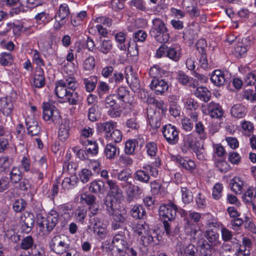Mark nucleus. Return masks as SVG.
<instances>
[{
    "label": "nucleus",
    "instance_id": "f257e3e1",
    "mask_svg": "<svg viewBox=\"0 0 256 256\" xmlns=\"http://www.w3.org/2000/svg\"><path fill=\"white\" fill-rule=\"evenodd\" d=\"M43 110V118L46 121L52 120L56 124H60L58 132V140L52 146V152L60 154L64 145V126L62 124V120L58 110L52 104L48 102H44L42 104Z\"/></svg>",
    "mask_w": 256,
    "mask_h": 256
},
{
    "label": "nucleus",
    "instance_id": "f03ea898",
    "mask_svg": "<svg viewBox=\"0 0 256 256\" xmlns=\"http://www.w3.org/2000/svg\"><path fill=\"white\" fill-rule=\"evenodd\" d=\"M58 221V215L54 216L50 214L46 218H44L41 214L36 216V223L38 226L40 230L42 232H49L55 227Z\"/></svg>",
    "mask_w": 256,
    "mask_h": 256
},
{
    "label": "nucleus",
    "instance_id": "7ed1b4c3",
    "mask_svg": "<svg viewBox=\"0 0 256 256\" xmlns=\"http://www.w3.org/2000/svg\"><path fill=\"white\" fill-rule=\"evenodd\" d=\"M112 244L120 256H125L128 252V248L130 246L128 238L123 232L116 234L113 238Z\"/></svg>",
    "mask_w": 256,
    "mask_h": 256
},
{
    "label": "nucleus",
    "instance_id": "20e7f679",
    "mask_svg": "<svg viewBox=\"0 0 256 256\" xmlns=\"http://www.w3.org/2000/svg\"><path fill=\"white\" fill-rule=\"evenodd\" d=\"M177 210V206L172 202H169L160 206L159 215L162 220H166L168 222L175 220Z\"/></svg>",
    "mask_w": 256,
    "mask_h": 256
},
{
    "label": "nucleus",
    "instance_id": "39448f33",
    "mask_svg": "<svg viewBox=\"0 0 256 256\" xmlns=\"http://www.w3.org/2000/svg\"><path fill=\"white\" fill-rule=\"evenodd\" d=\"M162 134L166 141L170 144L178 143L179 137V131L178 128L172 124H168L162 127Z\"/></svg>",
    "mask_w": 256,
    "mask_h": 256
},
{
    "label": "nucleus",
    "instance_id": "423d86ee",
    "mask_svg": "<svg viewBox=\"0 0 256 256\" xmlns=\"http://www.w3.org/2000/svg\"><path fill=\"white\" fill-rule=\"evenodd\" d=\"M34 216L32 213L28 212L22 213L20 221L22 224V232L26 234L29 233L34 226Z\"/></svg>",
    "mask_w": 256,
    "mask_h": 256
},
{
    "label": "nucleus",
    "instance_id": "0eeeda50",
    "mask_svg": "<svg viewBox=\"0 0 256 256\" xmlns=\"http://www.w3.org/2000/svg\"><path fill=\"white\" fill-rule=\"evenodd\" d=\"M161 239L157 232L154 230H147L141 237L142 242L144 246H157Z\"/></svg>",
    "mask_w": 256,
    "mask_h": 256
},
{
    "label": "nucleus",
    "instance_id": "6e6552de",
    "mask_svg": "<svg viewBox=\"0 0 256 256\" xmlns=\"http://www.w3.org/2000/svg\"><path fill=\"white\" fill-rule=\"evenodd\" d=\"M198 141L194 134H186L183 136L180 144V148L184 153H187L189 150H192L197 146Z\"/></svg>",
    "mask_w": 256,
    "mask_h": 256
},
{
    "label": "nucleus",
    "instance_id": "1a4fd4ad",
    "mask_svg": "<svg viewBox=\"0 0 256 256\" xmlns=\"http://www.w3.org/2000/svg\"><path fill=\"white\" fill-rule=\"evenodd\" d=\"M122 186L126 188V200L129 203L134 201V199H137L142 193V190L139 186L134 185L132 182L126 183Z\"/></svg>",
    "mask_w": 256,
    "mask_h": 256
},
{
    "label": "nucleus",
    "instance_id": "9d476101",
    "mask_svg": "<svg viewBox=\"0 0 256 256\" xmlns=\"http://www.w3.org/2000/svg\"><path fill=\"white\" fill-rule=\"evenodd\" d=\"M110 216H112L113 220L112 224V230H116L121 228L126 224L127 214L125 212H122L118 210L115 211V212Z\"/></svg>",
    "mask_w": 256,
    "mask_h": 256
},
{
    "label": "nucleus",
    "instance_id": "9b49d317",
    "mask_svg": "<svg viewBox=\"0 0 256 256\" xmlns=\"http://www.w3.org/2000/svg\"><path fill=\"white\" fill-rule=\"evenodd\" d=\"M14 109V102L10 97L0 98V112L6 116L12 118Z\"/></svg>",
    "mask_w": 256,
    "mask_h": 256
},
{
    "label": "nucleus",
    "instance_id": "f8f14e48",
    "mask_svg": "<svg viewBox=\"0 0 256 256\" xmlns=\"http://www.w3.org/2000/svg\"><path fill=\"white\" fill-rule=\"evenodd\" d=\"M163 224L164 231L168 236L174 237L179 234L180 228L177 221L170 220V222H168L164 220Z\"/></svg>",
    "mask_w": 256,
    "mask_h": 256
},
{
    "label": "nucleus",
    "instance_id": "ddd939ff",
    "mask_svg": "<svg viewBox=\"0 0 256 256\" xmlns=\"http://www.w3.org/2000/svg\"><path fill=\"white\" fill-rule=\"evenodd\" d=\"M150 88L157 95L162 94L168 90V86L163 79H153L150 84Z\"/></svg>",
    "mask_w": 256,
    "mask_h": 256
},
{
    "label": "nucleus",
    "instance_id": "4468645a",
    "mask_svg": "<svg viewBox=\"0 0 256 256\" xmlns=\"http://www.w3.org/2000/svg\"><path fill=\"white\" fill-rule=\"evenodd\" d=\"M147 116L150 125L154 130H157L161 124V114L159 112L150 108L147 111Z\"/></svg>",
    "mask_w": 256,
    "mask_h": 256
},
{
    "label": "nucleus",
    "instance_id": "2eb2a0df",
    "mask_svg": "<svg viewBox=\"0 0 256 256\" xmlns=\"http://www.w3.org/2000/svg\"><path fill=\"white\" fill-rule=\"evenodd\" d=\"M66 10H68V13L65 18H66L68 20L70 18V23L74 26L80 25L88 16L87 12L85 10L80 12L76 16H73V14H72L70 13L68 6H65V11Z\"/></svg>",
    "mask_w": 256,
    "mask_h": 256
},
{
    "label": "nucleus",
    "instance_id": "dca6fc26",
    "mask_svg": "<svg viewBox=\"0 0 256 256\" xmlns=\"http://www.w3.org/2000/svg\"><path fill=\"white\" fill-rule=\"evenodd\" d=\"M207 114L212 118H218L224 114L222 106L214 102H210L206 106Z\"/></svg>",
    "mask_w": 256,
    "mask_h": 256
},
{
    "label": "nucleus",
    "instance_id": "f3484780",
    "mask_svg": "<svg viewBox=\"0 0 256 256\" xmlns=\"http://www.w3.org/2000/svg\"><path fill=\"white\" fill-rule=\"evenodd\" d=\"M67 170L71 175L70 177H65V186L68 189H72L76 186L78 178L74 174L75 167L72 164H68Z\"/></svg>",
    "mask_w": 256,
    "mask_h": 256
},
{
    "label": "nucleus",
    "instance_id": "a211bd4d",
    "mask_svg": "<svg viewBox=\"0 0 256 256\" xmlns=\"http://www.w3.org/2000/svg\"><path fill=\"white\" fill-rule=\"evenodd\" d=\"M50 247L56 254H62L64 252V240L60 236H56L50 242Z\"/></svg>",
    "mask_w": 256,
    "mask_h": 256
},
{
    "label": "nucleus",
    "instance_id": "6ab92c4d",
    "mask_svg": "<svg viewBox=\"0 0 256 256\" xmlns=\"http://www.w3.org/2000/svg\"><path fill=\"white\" fill-rule=\"evenodd\" d=\"M130 70V74H126L125 78L132 90L135 92L140 88V82L136 74L132 71V68Z\"/></svg>",
    "mask_w": 256,
    "mask_h": 256
},
{
    "label": "nucleus",
    "instance_id": "aec40b11",
    "mask_svg": "<svg viewBox=\"0 0 256 256\" xmlns=\"http://www.w3.org/2000/svg\"><path fill=\"white\" fill-rule=\"evenodd\" d=\"M210 80L217 86H223L226 81L225 74L224 72L220 70H215L211 75Z\"/></svg>",
    "mask_w": 256,
    "mask_h": 256
},
{
    "label": "nucleus",
    "instance_id": "412c9836",
    "mask_svg": "<svg viewBox=\"0 0 256 256\" xmlns=\"http://www.w3.org/2000/svg\"><path fill=\"white\" fill-rule=\"evenodd\" d=\"M204 236L210 245L213 246H218L220 245L219 234L212 230H206Z\"/></svg>",
    "mask_w": 256,
    "mask_h": 256
},
{
    "label": "nucleus",
    "instance_id": "4be33fe9",
    "mask_svg": "<svg viewBox=\"0 0 256 256\" xmlns=\"http://www.w3.org/2000/svg\"><path fill=\"white\" fill-rule=\"evenodd\" d=\"M32 86L37 88H41L45 84V78L44 72L42 68L36 70L33 78V82L32 84Z\"/></svg>",
    "mask_w": 256,
    "mask_h": 256
},
{
    "label": "nucleus",
    "instance_id": "5701e85b",
    "mask_svg": "<svg viewBox=\"0 0 256 256\" xmlns=\"http://www.w3.org/2000/svg\"><path fill=\"white\" fill-rule=\"evenodd\" d=\"M247 113L246 108L242 104H236L234 105L230 110V114L232 116L237 118H242Z\"/></svg>",
    "mask_w": 256,
    "mask_h": 256
},
{
    "label": "nucleus",
    "instance_id": "b1692460",
    "mask_svg": "<svg viewBox=\"0 0 256 256\" xmlns=\"http://www.w3.org/2000/svg\"><path fill=\"white\" fill-rule=\"evenodd\" d=\"M181 49L178 46H172L168 47L166 57L172 60L177 62L181 58Z\"/></svg>",
    "mask_w": 256,
    "mask_h": 256
},
{
    "label": "nucleus",
    "instance_id": "393cba45",
    "mask_svg": "<svg viewBox=\"0 0 256 256\" xmlns=\"http://www.w3.org/2000/svg\"><path fill=\"white\" fill-rule=\"evenodd\" d=\"M196 96L205 102H208L211 97V92L204 86L198 87L194 92Z\"/></svg>",
    "mask_w": 256,
    "mask_h": 256
},
{
    "label": "nucleus",
    "instance_id": "a878e982",
    "mask_svg": "<svg viewBox=\"0 0 256 256\" xmlns=\"http://www.w3.org/2000/svg\"><path fill=\"white\" fill-rule=\"evenodd\" d=\"M54 18L56 22L54 24V28L55 30H60L64 25V6L60 4L58 11L55 15Z\"/></svg>",
    "mask_w": 256,
    "mask_h": 256
},
{
    "label": "nucleus",
    "instance_id": "bb28decb",
    "mask_svg": "<svg viewBox=\"0 0 256 256\" xmlns=\"http://www.w3.org/2000/svg\"><path fill=\"white\" fill-rule=\"evenodd\" d=\"M131 216L136 219H144L146 217L144 208L141 204H136L130 210Z\"/></svg>",
    "mask_w": 256,
    "mask_h": 256
},
{
    "label": "nucleus",
    "instance_id": "cd10ccee",
    "mask_svg": "<svg viewBox=\"0 0 256 256\" xmlns=\"http://www.w3.org/2000/svg\"><path fill=\"white\" fill-rule=\"evenodd\" d=\"M152 26L150 34L158 32L168 30L164 22L160 18H155L152 21Z\"/></svg>",
    "mask_w": 256,
    "mask_h": 256
},
{
    "label": "nucleus",
    "instance_id": "c85d7f7f",
    "mask_svg": "<svg viewBox=\"0 0 256 256\" xmlns=\"http://www.w3.org/2000/svg\"><path fill=\"white\" fill-rule=\"evenodd\" d=\"M126 35V34L122 32H118L114 35L115 40L118 43V46L122 50L126 51L130 46L129 43L128 45L125 44Z\"/></svg>",
    "mask_w": 256,
    "mask_h": 256
},
{
    "label": "nucleus",
    "instance_id": "c756f323",
    "mask_svg": "<svg viewBox=\"0 0 256 256\" xmlns=\"http://www.w3.org/2000/svg\"><path fill=\"white\" fill-rule=\"evenodd\" d=\"M104 204L106 206V210L109 215L115 212L116 210H118L116 208V202L114 197L112 196H106L104 200Z\"/></svg>",
    "mask_w": 256,
    "mask_h": 256
},
{
    "label": "nucleus",
    "instance_id": "7c9ffc66",
    "mask_svg": "<svg viewBox=\"0 0 256 256\" xmlns=\"http://www.w3.org/2000/svg\"><path fill=\"white\" fill-rule=\"evenodd\" d=\"M202 240V243L200 246V256H212L214 246L210 245L205 240Z\"/></svg>",
    "mask_w": 256,
    "mask_h": 256
},
{
    "label": "nucleus",
    "instance_id": "2f4dec72",
    "mask_svg": "<svg viewBox=\"0 0 256 256\" xmlns=\"http://www.w3.org/2000/svg\"><path fill=\"white\" fill-rule=\"evenodd\" d=\"M82 80L86 92H90L95 89L98 82L96 76H92L88 78H84Z\"/></svg>",
    "mask_w": 256,
    "mask_h": 256
},
{
    "label": "nucleus",
    "instance_id": "473e14b6",
    "mask_svg": "<svg viewBox=\"0 0 256 256\" xmlns=\"http://www.w3.org/2000/svg\"><path fill=\"white\" fill-rule=\"evenodd\" d=\"M106 183L108 186L110 192L114 197L116 196V198H119L122 196V190L116 184V181L108 180L106 181Z\"/></svg>",
    "mask_w": 256,
    "mask_h": 256
},
{
    "label": "nucleus",
    "instance_id": "72a5a7b5",
    "mask_svg": "<svg viewBox=\"0 0 256 256\" xmlns=\"http://www.w3.org/2000/svg\"><path fill=\"white\" fill-rule=\"evenodd\" d=\"M180 253L182 256H198V248L193 244H189L182 248Z\"/></svg>",
    "mask_w": 256,
    "mask_h": 256
},
{
    "label": "nucleus",
    "instance_id": "f704fd0d",
    "mask_svg": "<svg viewBox=\"0 0 256 256\" xmlns=\"http://www.w3.org/2000/svg\"><path fill=\"white\" fill-rule=\"evenodd\" d=\"M150 34L156 42L161 44L166 43L168 42L170 38L168 30L156 33L152 32Z\"/></svg>",
    "mask_w": 256,
    "mask_h": 256
},
{
    "label": "nucleus",
    "instance_id": "c9c22d12",
    "mask_svg": "<svg viewBox=\"0 0 256 256\" xmlns=\"http://www.w3.org/2000/svg\"><path fill=\"white\" fill-rule=\"evenodd\" d=\"M116 123L112 122H107L104 123H100L98 124V131L102 132H104L106 134V138L107 135H108L114 130Z\"/></svg>",
    "mask_w": 256,
    "mask_h": 256
},
{
    "label": "nucleus",
    "instance_id": "e433bc0d",
    "mask_svg": "<svg viewBox=\"0 0 256 256\" xmlns=\"http://www.w3.org/2000/svg\"><path fill=\"white\" fill-rule=\"evenodd\" d=\"M231 190L236 194H240L242 192L244 182L240 178L234 177L230 182Z\"/></svg>",
    "mask_w": 256,
    "mask_h": 256
},
{
    "label": "nucleus",
    "instance_id": "4c0bfd02",
    "mask_svg": "<svg viewBox=\"0 0 256 256\" xmlns=\"http://www.w3.org/2000/svg\"><path fill=\"white\" fill-rule=\"evenodd\" d=\"M145 168L143 170H138L134 174V178L142 183H148L150 181V176L148 172L144 170Z\"/></svg>",
    "mask_w": 256,
    "mask_h": 256
},
{
    "label": "nucleus",
    "instance_id": "58836bf2",
    "mask_svg": "<svg viewBox=\"0 0 256 256\" xmlns=\"http://www.w3.org/2000/svg\"><path fill=\"white\" fill-rule=\"evenodd\" d=\"M54 94L56 96L60 98L59 102L63 103L64 98V82L62 80L56 82Z\"/></svg>",
    "mask_w": 256,
    "mask_h": 256
},
{
    "label": "nucleus",
    "instance_id": "ea45409f",
    "mask_svg": "<svg viewBox=\"0 0 256 256\" xmlns=\"http://www.w3.org/2000/svg\"><path fill=\"white\" fill-rule=\"evenodd\" d=\"M100 116V110L98 106L94 104L92 105L88 110V119L92 122L96 121Z\"/></svg>",
    "mask_w": 256,
    "mask_h": 256
},
{
    "label": "nucleus",
    "instance_id": "a19ab883",
    "mask_svg": "<svg viewBox=\"0 0 256 256\" xmlns=\"http://www.w3.org/2000/svg\"><path fill=\"white\" fill-rule=\"evenodd\" d=\"M138 145V141L135 139L128 140L125 143L124 152L126 155L134 154L136 148Z\"/></svg>",
    "mask_w": 256,
    "mask_h": 256
},
{
    "label": "nucleus",
    "instance_id": "79ce46f5",
    "mask_svg": "<svg viewBox=\"0 0 256 256\" xmlns=\"http://www.w3.org/2000/svg\"><path fill=\"white\" fill-rule=\"evenodd\" d=\"M104 184L101 180H94L92 182L89 187V190L92 193H103Z\"/></svg>",
    "mask_w": 256,
    "mask_h": 256
},
{
    "label": "nucleus",
    "instance_id": "37998d69",
    "mask_svg": "<svg viewBox=\"0 0 256 256\" xmlns=\"http://www.w3.org/2000/svg\"><path fill=\"white\" fill-rule=\"evenodd\" d=\"M10 180L13 184H16L22 179V172L18 167H13L10 174Z\"/></svg>",
    "mask_w": 256,
    "mask_h": 256
},
{
    "label": "nucleus",
    "instance_id": "c03bdc74",
    "mask_svg": "<svg viewBox=\"0 0 256 256\" xmlns=\"http://www.w3.org/2000/svg\"><path fill=\"white\" fill-rule=\"evenodd\" d=\"M14 58L9 52H3L0 54V64L2 66H8L12 64Z\"/></svg>",
    "mask_w": 256,
    "mask_h": 256
},
{
    "label": "nucleus",
    "instance_id": "a18cd8bd",
    "mask_svg": "<svg viewBox=\"0 0 256 256\" xmlns=\"http://www.w3.org/2000/svg\"><path fill=\"white\" fill-rule=\"evenodd\" d=\"M78 101V94L65 90V102H68L70 104L76 105Z\"/></svg>",
    "mask_w": 256,
    "mask_h": 256
},
{
    "label": "nucleus",
    "instance_id": "49530a36",
    "mask_svg": "<svg viewBox=\"0 0 256 256\" xmlns=\"http://www.w3.org/2000/svg\"><path fill=\"white\" fill-rule=\"evenodd\" d=\"M90 223L89 228L91 231H96L102 224L100 218L97 216H90Z\"/></svg>",
    "mask_w": 256,
    "mask_h": 256
},
{
    "label": "nucleus",
    "instance_id": "de8ad7c7",
    "mask_svg": "<svg viewBox=\"0 0 256 256\" xmlns=\"http://www.w3.org/2000/svg\"><path fill=\"white\" fill-rule=\"evenodd\" d=\"M119 152V149L112 144H108L104 150V154L108 159H113Z\"/></svg>",
    "mask_w": 256,
    "mask_h": 256
},
{
    "label": "nucleus",
    "instance_id": "09e8293b",
    "mask_svg": "<svg viewBox=\"0 0 256 256\" xmlns=\"http://www.w3.org/2000/svg\"><path fill=\"white\" fill-rule=\"evenodd\" d=\"M12 160L8 156H3L0 158V172H7L9 170Z\"/></svg>",
    "mask_w": 256,
    "mask_h": 256
},
{
    "label": "nucleus",
    "instance_id": "8fccbe9b",
    "mask_svg": "<svg viewBox=\"0 0 256 256\" xmlns=\"http://www.w3.org/2000/svg\"><path fill=\"white\" fill-rule=\"evenodd\" d=\"M112 44L110 40H104L101 41L98 50L104 54H107L112 50Z\"/></svg>",
    "mask_w": 256,
    "mask_h": 256
},
{
    "label": "nucleus",
    "instance_id": "3c124183",
    "mask_svg": "<svg viewBox=\"0 0 256 256\" xmlns=\"http://www.w3.org/2000/svg\"><path fill=\"white\" fill-rule=\"evenodd\" d=\"M195 132L200 140H205L206 138V132L202 122H198L195 124Z\"/></svg>",
    "mask_w": 256,
    "mask_h": 256
},
{
    "label": "nucleus",
    "instance_id": "603ef678",
    "mask_svg": "<svg viewBox=\"0 0 256 256\" xmlns=\"http://www.w3.org/2000/svg\"><path fill=\"white\" fill-rule=\"evenodd\" d=\"M122 132L117 129H114L112 130V133L107 135L106 139L112 142L117 143L122 140Z\"/></svg>",
    "mask_w": 256,
    "mask_h": 256
},
{
    "label": "nucleus",
    "instance_id": "864d4df0",
    "mask_svg": "<svg viewBox=\"0 0 256 256\" xmlns=\"http://www.w3.org/2000/svg\"><path fill=\"white\" fill-rule=\"evenodd\" d=\"M129 92L126 87L120 86L118 90L116 98L123 102H127L128 100Z\"/></svg>",
    "mask_w": 256,
    "mask_h": 256
},
{
    "label": "nucleus",
    "instance_id": "5fc2aeb1",
    "mask_svg": "<svg viewBox=\"0 0 256 256\" xmlns=\"http://www.w3.org/2000/svg\"><path fill=\"white\" fill-rule=\"evenodd\" d=\"M125 78L124 74L120 72L114 70L112 75L108 80L110 83L119 84L122 82Z\"/></svg>",
    "mask_w": 256,
    "mask_h": 256
},
{
    "label": "nucleus",
    "instance_id": "6e6d98bb",
    "mask_svg": "<svg viewBox=\"0 0 256 256\" xmlns=\"http://www.w3.org/2000/svg\"><path fill=\"white\" fill-rule=\"evenodd\" d=\"M34 244V240L32 236H28L24 238L21 241L20 247L21 248L27 250L31 248Z\"/></svg>",
    "mask_w": 256,
    "mask_h": 256
},
{
    "label": "nucleus",
    "instance_id": "4d7b16f0",
    "mask_svg": "<svg viewBox=\"0 0 256 256\" xmlns=\"http://www.w3.org/2000/svg\"><path fill=\"white\" fill-rule=\"evenodd\" d=\"M34 18L38 24H45L49 22L50 17L48 13L42 12L36 15Z\"/></svg>",
    "mask_w": 256,
    "mask_h": 256
},
{
    "label": "nucleus",
    "instance_id": "13d9d810",
    "mask_svg": "<svg viewBox=\"0 0 256 256\" xmlns=\"http://www.w3.org/2000/svg\"><path fill=\"white\" fill-rule=\"evenodd\" d=\"M110 87L106 82L101 81L99 82L96 91L100 98H102L104 94L108 93Z\"/></svg>",
    "mask_w": 256,
    "mask_h": 256
},
{
    "label": "nucleus",
    "instance_id": "bf43d9fd",
    "mask_svg": "<svg viewBox=\"0 0 256 256\" xmlns=\"http://www.w3.org/2000/svg\"><path fill=\"white\" fill-rule=\"evenodd\" d=\"M182 200L184 203L189 204L193 200V196L191 191L186 188H182Z\"/></svg>",
    "mask_w": 256,
    "mask_h": 256
},
{
    "label": "nucleus",
    "instance_id": "052dcab7",
    "mask_svg": "<svg viewBox=\"0 0 256 256\" xmlns=\"http://www.w3.org/2000/svg\"><path fill=\"white\" fill-rule=\"evenodd\" d=\"M27 206L26 202L22 199L16 200L13 204V209L14 212H20L24 210Z\"/></svg>",
    "mask_w": 256,
    "mask_h": 256
},
{
    "label": "nucleus",
    "instance_id": "680f3d73",
    "mask_svg": "<svg viewBox=\"0 0 256 256\" xmlns=\"http://www.w3.org/2000/svg\"><path fill=\"white\" fill-rule=\"evenodd\" d=\"M146 148L148 156H154L156 155L158 151L157 144L153 142H150L146 144Z\"/></svg>",
    "mask_w": 256,
    "mask_h": 256
},
{
    "label": "nucleus",
    "instance_id": "e2e57ef3",
    "mask_svg": "<svg viewBox=\"0 0 256 256\" xmlns=\"http://www.w3.org/2000/svg\"><path fill=\"white\" fill-rule=\"evenodd\" d=\"M126 124L128 128L132 130H138L140 127L139 122L136 116L128 118Z\"/></svg>",
    "mask_w": 256,
    "mask_h": 256
},
{
    "label": "nucleus",
    "instance_id": "0e129e2a",
    "mask_svg": "<svg viewBox=\"0 0 256 256\" xmlns=\"http://www.w3.org/2000/svg\"><path fill=\"white\" fill-rule=\"evenodd\" d=\"M96 197L93 194H83L80 197V200L84 203H86L88 206L95 204Z\"/></svg>",
    "mask_w": 256,
    "mask_h": 256
},
{
    "label": "nucleus",
    "instance_id": "69168bd1",
    "mask_svg": "<svg viewBox=\"0 0 256 256\" xmlns=\"http://www.w3.org/2000/svg\"><path fill=\"white\" fill-rule=\"evenodd\" d=\"M215 165L222 173H226L230 170V165L224 160H217L215 162Z\"/></svg>",
    "mask_w": 256,
    "mask_h": 256
},
{
    "label": "nucleus",
    "instance_id": "338daca9",
    "mask_svg": "<svg viewBox=\"0 0 256 256\" xmlns=\"http://www.w3.org/2000/svg\"><path fill=\"white\" fill-rule=\"evenodd\" d=\"M228 160L233 164H238L241 162V156L235 152H230L228 154Z\"/></svg>",
    "mask_w": 256,
    "mask_h": 256
},
{
    "label": "nucleus",
    "instance_id": "774afa93",
    "mask_svg": "<svg viewBox=\"0 0 256 256\" xmlns=\"http://www.w3.org/2000/svg\"><path fill=\"white\" fill-rule=\"evenodd\" d=\"M256 82V70L248 72L246 76L244 84L246 86H252Z\"/></svg>",
    "mask_w": 256,
    "mask_h": 256
}]
</instances>
